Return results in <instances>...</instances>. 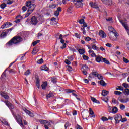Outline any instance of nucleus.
Listing matches in <instances>:
<instances>
[{
  "mask_svg": "<svg viewBox=\"0 0 129 129\" xmlns=\"http://www.w3.org/2000/svg\"><path fill=\"white\" fill-rule=\"evenodd\" d=\"M23 41L22 37L19 36H16L13 37L9 41L6 43V46H13V45H19L21 44V42Z\"/></svg>",
  "mask_w": 129,
  "mask_h": 129,
  "instance_id": "obj_1",
  "label": "nucleus"
},
{
  "mask_svg": "<svg viewBox=\"0 0 129 129\" xmlns=\"http://www.w3.org/2000/svg\"><path fill=\"white\" fill-rule=\"evenodd\" d=\"M13 28H11L6 30H4L3 32L1 33L0 37L4 39L5 37H7L8 34H11V31H13Z\"/></svg>",
  "mask_w": 129,
  "mask_h": 129,
  "instance_id": "obj_2",
  "label": "nucleus"
},
{
  "mask_svg": "<svg viewBox=\"0 0 129 129\" xmlns=\"http://www.w3.org/2000/svg\"><path fill=\"white\" fill-rule=\"evenodd\" d=\"M114 119L115 120V124H117L121 121L122 119V116L120 114H116L114 116Z\"/></svg>",
  "mask_w": 129,
  "mask_h": 129,
  "instance_id": "obj_3",
  "label": "nucleus"
},
{
  "mask_svg": "<svg viewBox=\"0 0 129 129\" xmlns=\"http://www.w3.org/2000/svg\"><path fill=\"white\" fill-rule=\"evenodd\" d=\"M66 92H67V93H72V95L73 96H75V97L76 98V99H77V100L78 101H81V100L80 99V98L77 97V95L73 92H75V90H71V89H67L66 90H64Z\"/></svg>",
  "mask_w": 129,
  "mask_h": 129,
  "instance_id": "obj_4",
  "label": "nucleus"
},
{
  "mask_svg": "<svg viewBox=\"0 0 129 129\" xmlns=\"http://www.w3.org/2000/svg\"><path fill=\"white\" fill-rule=\"evenodd\" d=\"M119 22L120 24H121L122 26H123V27L124 28L125 30H126L127 33L129 35V27L127 23L123 21V20H120Z\"/></svg>",
  "mask_w": 129,
  "mask_h": 129,
  "instance_id": "obj_5",
  "label": "nucleus"
},
{
  "mask_svg": "<svg viewBox=\"0 0 129 129\" xmlns=\"http://www.w3.org/2000/svg\"><path fill=\"white\" fill-rule=\"evenodd\" d=\"M1 101H2V102H4L9 109H14L15 108V106H14V105L11 103L9 101H4L3 99H1Z\"/></svg>",
  "mask_w": 129,
  "mask_h": 129,
  "instance_id": "obj_6",
  "label": "nucleus"
},
{
  "mask_svg": "<svg viewBox=\"0 0 129 129\" xmlns=\"http://www.w3.org/2000/svg\"><path fill=\"white\" fill-rule=\"evenodd\" d=\"M31 24H32V25H34V26L38 25V19L36 16H32L31 17Z\"/></svg>",
  "mask_w": 129,
  "mask_h": 129,
  "instance_id": "obj_7",
  "label": "nucleus"
},
{
  "mask_svg": "<svg viewBox=\"0 0 129 129\" xmlns=\"http://www.w3.org/2000/svg\"><path fill=\"white\" fill-rule=\"evenodd\" d=\"M11 26H13V23L9 22H7L2 25L1 28L2 29H6L7 28H10Z\"/></svg>",
  "mask_w": 129,
  "mask_h": 129,
  "instance_id": "obj_8",
  "label": "nucleus"
},
{
  "mask_svg": "<svg viewBox=\"0 0 129 129\" xmlns=\"http://www.w3.org/2000/svg\"><path fill=\"white\" fill-rule=\"evenodd\" d=\"M83 0H77V2L75 3L74 5L76 8H81L83 6V4H82V1Z\"/></svg>",
  "mask_w": 129,
  "mask_h": 129,
  "instance_id": "obj_9",
  "label": "nucleus"
},
{
  "mask_svg": "<svg viewBox=\"0 0 129 129\" xmlns=\"http://www.w3.org/2000/svg\"><path fill=\"white\" fill-rule=\"evenodd\" d=\"M97 74H98V73L96 71L92 72L91 74L89 75V77H88L89 80H90L91 78H93L92 76H95V77H97Z\"/></svg>",
  "mask_w": 129,
  "mask_h": 129,
  "instance_id": "obj_10",
  "label": "nucleus"
},
{
  "mask_svg": "<svg viewBox=\"0 0 129 129\" xmlns=\"http://www.w3.org/2000/svg\"><path fill=\"white\" fill-rule=\"evenodd\" d=\"M23 110L27 114H28L30 117H34V113L25 108H23Z\"/></svg>",
  "mask_w": 129,
  "mask_h": 129,
  "instance_id": "obj_11",
  "label": "nucleus"
},
{
  "mask_svg": "<svg viewBox=\"0 0 129 129\" xmlns=\"http://www.w3.org/2000/svg\"><path fill=\"white\" fill-rule=\"evenodd\" d=\"M112 35H113L115 37V39H116V38H117V32H116V31H113L111 32H110L109 33V37L111 39H112Z\"/></svg>",
  "mask_w": 129,
  "mask_h": 129,
  "instance_id": "obj_12",
  "label": "nucleus"
},
{
  "mask_svg": "<svg viewBox=\"0 0 129 129\" xmlns=\"http://www.w3.org/2000/svg\"><path fill=\"white\" fill-rule=\"evenodd\" d=\"M36 8V5L32 4L28 9V12L33 13Z\"/></svg>",
  "mask_w": 129,
  "mask_h": 129,
  "instance_id": "obj_13",
  "label": "nucleus"
},
{
  "mask_svg": "<svg viewBox=\"0 0 129 129\" xmlns=\"http://www.w3.org/2000/svg\"><path fill=\"white\" fill-rule=\"evenodd\" d=\"M89 5L91 8H93L94 9H96L97 10H98L99 7H98V5L95 3H94L93 2H90L89 3Z\"/></svg>",
  "mask_w": 129,
  "mask_h": 129,
  "instance_id": "obj_14",
  "label": "nucleus"
},
{
  "mask_svg": "<svg viewBox=\"0 0 129 129\" xmlns=\"http://www.w3.org/2000/svg\"><path fill=\"white\" fill-rule=\"evenodd\" d=\"M39 122L41 123V124H43V125H45V124H47V125H49L50 124V122H49L48 120H43V119H39L38 120Z\"/></svg>",
  "mask_w": 129,
  "mask_h": 129,
  "instance_id": "obj_15",
  "label": "nucleus"
},
{
  "mask_svg": "<svg viewBox=\"0 0 129 129\" xmlns=\"http://www.w3.org/2000/svg\"><path fill=\"white\" fill-rule=\"evenodd\" d=\"M99 35L100 37H101V38H102V39H104V38L106 37V34L105 33V32H104V31L101 30H100V31L99 32Z\"/></svg>",
  "mask_w": 129,
  "mask_h": 129,
  "instance_id": "obj_16",
  "label": "nucleus"
},
{
  "mask_svg": "<svg viewBox=\"0 0 129 129\" xmlns=\"http://www.w3.org/2000/svg\"><path fill=\"white\" fill-rule=\"evenodd\" d=\"M101 1L107 6H111V5H112V1L111 0H101Z\"/></svg>",
  "mask_w": 129,
  "mask_h": 129,
  "instance_id": "obj_17",
  "label": "nucleus"
},
{
  "mask_svg": "<svg viewBox=\"0 0 129 129\" xmlns=\"http://www.w3.org/2000/svg\"><path fill=\"white\" fill-rule=\"evenodd\" d=\"M35 81L36 83V86L38 88H40V78L38 76L35 77Z\"/></svg>",
  "mask_w": 129,
  "mask_h": 129,
  "instance_id": "obj_18",
  "label": "nucleus"
},
{
  "mask_svg": "<svg viewBox=\"0 0 129 129\" xmlns=\"http://www.w3.org/2000/svg\"><path fill=\"white\" fill-rule=\"evenodd\" d=\"M0 95H1V96L2 97L5 98V99H10V97L9 96V95H8L7 94L4 93L2 92L0 93Z\"/></svg>",
  "mask_w": 129,
  "mask_h": 129,
  "instance_id": "obj_19",
  "label": "nucleus"
},
{
  "mask_svg": "<svg viewBox=\"0 0 129 129\" xmlns=\"http://www.w3.org/2000/svg\"><path fill=\"white\" fill-rule=\"evenodd\" d=\"M103 58V57L102 56H97V57H96V61L98 63L102 62Z\"/></svg>",
  "mask_w": 129,
  "mask_h": 129,
  "instance_id": "obj_20",
  "label": "nucleus"
},
{
  "mask_svg": "<svg viewBox=\"0 0 129 129\" xmlns=\"http://www.w3.org/2000/svg\"><path fill=\"white\" fill-rule=\"evenodd\" d=\"M119 101L122 103H127L129 101V98H127L126 99H121L119 100Z\"/></svg>",
  "mask_w": 129,
  "mask_h": 129,
  "instance_id": "obj_21",
  "label": "nucleus"
},
{
  "mask_svg": "<svg viewBox=\"0 0 129 129\" xmlns=\"http://www.w3.org/2000/svg\"><path fill=\"white\" fill-rule=\"evenodd\" d=\"M41 70L42 71H48L49 68L48 67H47V66L46 64H44V65L41 66Z\"/></svg>",
  "mask_w": 129,
  "mask_h": 129,
  "instance_id": "obj_22",
  "label": "nucleus"
},
{
  "mask_svg": "<svg viewBox=\"0 0 129 129\" xmlns=\"http://www.w3.org/2000/svg\"><path fill=\"white\" fill-rule=\"evenodd\" d=\"M47 86H48V82H45L43 83V84H42V85H41V87H42V89H43V90L46 89V87H47Z\"/></svg>",
  "mask_w": 129,
  "mask_h": 129,
  "instance_id": "obj_23",
  "label": "nucleus"
},
{
  "mask_svg": "<svg viewBox=\"0 0 129 129\" xmlns=\"http://www.w3.org/2000/svg\"><path fill=\"white\" fill-rule=\"evenodd\" d=\"M118 111V109L116 107H112L111 113H117Z\"/></svg>",
  "mask_w": 129,
  "mask_h": 129,
  "instance_id": "obj_24",
  "label": "nucleus"
},
{
  "mask_svg": "<svg viewBox=\"0 0 129 129\" xmlns=\"http://www.w3.org/2000/svg\"><path fill=\"white\" fill-rule=\"evenodd\" d=\"M109 92L108 91H107L106 90H103L102 91V95L103 96H106L107 94H108Z\"/></svg>",
  "mask_w": 129,
  "mask_h": 129,
  "instance_id": "obj_25",
  "label": "nucleus"
},
{
  "mask_svg": "<svg viewBox=\"0 0 129 129\" xmlns=\"http://www.w3.org/2000/svg\"><path fill=\"white\" fill-rule=\"evenodd\" d=\"M4 1H5L7 5H12L13 3H15V2H16V0H4Z\"/></svg>",
  "mask_w": 129,
  "mask_h": 129,
  "instance_id": "obj_26",
  "label": "nucleus"
},
{
  "mask_svg": "<svg viewBox=\"0 0 129 129\" xmlns=\"http://www.w3.org/2000/svg\"><path fill=\"white\" fill-rule=\"evenodd\" d=\"M58 39L59 40H60V43H61V44H64L65 43V40L63 39V35L60 34Z\"/></svg>",
  "mask_w": 129,
  "mask_h": 129,
  "instance_id": "obj_27",
  "label": "nucleus"
},
{
  "mask_svg": "<svg viewBox=\"0 0 129 129\" xmlns=\"http://www.w3.org/2000/svg\"><path fill=\"white\" fill-rule=\"evenodd\" d=\"M91 100H92V101H93V102H95V103H98V104L100 103L99 101L97 100L95 98L93 97H91Z\"/></svg>",
  "mask_w": 129,
  "mask_h": 129,
  "instance_id": "obj_28",
  "label": "nucleus"
},
{
  "mask_svg": "<svg viewBox=\"0 0 129 129\" xmlns=\"http://www.w3.org/2000/svg\"><path fill=\"white\" fill-rule=\"evenodd\" d=\"M78 52H79L80 55H83L85 53V50L83 49H79Z\"/></svg>",
  "mask_w": 129,
  "mask_h": 129,
  "instance_id": "obj_29",
  "label": "nucleus"
},
{
  "mask_svg": "<svg viewBox=\"0 0 129 129\" xmlns=\"http://www.w3.org/2000/svg\"><path fill=\"white\" fill-rule=\"evenodd\" d=\"M102 62L105 63V64H107V65H109L110 64V62H109V61L107 60L105 58H103Z\"/></svg>",
  "mask_w": 129,
  "mask_h": 129,
  "instance_id": "obj_30",
  "label": "nucleus"
},
{
  "mask_svg": "<svg viewBox=\"0 0 129 129\" xmlns=\"http://www.w3.org/2000/svg\"><path fill=\"white\" fill-rule=\"evenodd\" d=\"M99 83L102 86H105L106 85V83L103 81V80H101L99 81Z\"/></svg>",
  "mask_w": 129,
  "mask_h": 129,
  "instance_id": "obj_31",
  "label": "nucleus"
},
{
  "mask_svg": "<svg viewBox=\"0 0 129 129\" xmlns=\"http://www.w3.org/2000/svg\"><path fill=\"white\" fill-rule=\"evenodd\" d=\"M39 51V49H38V48H37V47H35L33 49V51H32V54H33L34 55H36L37 54V52Z\"/></svg>",
  "mask_w": 129,
  "mask_h": 129,
  "instance_id": "obj_32",
  "label": "nucleus"
},
{
  "mask_svg": "<svg viewBox=\"0 0 129 129\" xmlns=\"http://www.w3.org/2000/svg\"><path fill=\"white\" fill-rule=\"evenodd\" d=\"M92 49H93V50H95L96 51H98L99 50V48L96 47V45L95 44L92 45Z\"/></svg>",
  "mask_w": 129,
  "mask_h": 129,
  "instance_id": "obj_33",
  "label": "nucleus"
},
{
  "mask_svg": "<svg viewBox=\"0 0 129 129\" xmlns=\"http://www.w3.org/2000/svg\"><path fill=\"white\" fill-rule=\"evenodd\" d=\"M17 122H18L19 124H20V126H23L24 124H23V121L21 119H17Z\"/></svg>",
  "mask_w": 129,
  "mask_h": 129,
  "instance_id": "obj_34",
  "label": "nucleus"
},
{
  "mask_svg": "<svg viewBox=\"0 0 129 129\" xmlns=\"http://www.w3.org/2000/svg\"><path fill=\"white\" fill-rule=\"evenodd\" d=\"M123 93H124L125 95H129V89L128 88L125 89L124 91H123Z\"/></svg>",
  "mask_w": 129,
  "mask_h": 129,
  "instance_id": "obj_35",
  "label": "nucleus"
},
{
  "mask_svg": "<svg viewBox=\"0 0 129 129\" xmlns=\"http://www.w3.org/2000/svg\"><path fill=\"white\" fill-rule=\"evenodd\" d=\"M97 77L99 80H103V76L99 74H97Z\"/></svg>",
  "mask_w": 129,
  "mask_h": 129,
  "instance_id": "obj_36",
  "label": "nucleus"
},
{
  "mask_svg": "<svg viewBox=\"0 0 129 129\" xmlns=\"http://www.w3.org/2000/svg\"><path fill=\"white\" fill-rule=\"evenodd\" d=\"M51 82H52V83H56L57 78H56L55 77H52L51 78Z\"/></svg>",
  "mask_w": 129,
  "mask_h": 129,
  "instance_id": "obj_37",
  "label": "nucleus"
},
{
  "mask_svg": "<svg viewBox=\"0 0 129 129\" xmlns=\"http://www.w3.org/2000/svg\"><path fill=\"white\" fill-rule=\"evenodd\" d=\"M8 70V69H6L5 71L2 73L1 78H6V71Z\"/></svg>",
  "mask_w": 129,
  "mask_h": 129,
  "instance_id": "obj_38",
  "label": "nucleus"
},
{
  "mask_svg": "<svg viewBox=\"0 0 129 129\" xmlns=\"http://www.w3.org/2000/svg\"><path fill=\"white\" fill-rule=\"evenodd\" d=\"M21 57V58H20ZM25 57H26V53L24 54H21L19 56V58H20L21 61H22V60H24L25 59Z\"/></svg>",
  "mask_w": 129,
  "mask_h": 129,
  "instance_id": "obj_39",
  "label": "nucleus"
},
{
  "mask_svg": "<svg viewBox=\"0 0 129 129\" xmlns=\"http://www.w3.org/2000/svg\"><path fill=\"white\" fill-rule=\"evenodd\" d=\"M32 4V2H31V1H28L26 3V6L29 7Z\"/></svg>",
  "mask_w": 129,
  "mask_h": 129,
  "instance_id": "obj_40",
  "label": "nucleus"
},
{
  "mask_svg": "<svg viewBox=\"0 0 129 129\" xmlns=\"http://www.w3.org/2000/svg\"><path fill=\"white\" fill-rule=\"evenodd\" d=\"M108 30L110 31V33H111L113 31H114V28L112 26H108Z\"/></svg>",
  "mask_w": 129,
  "mask_h": 129,
  "instance_id": "obj_41",
  "label": "nucleus"
},
{
  "mask_svg": "<svg viewBox=\"0 0 129 129\" xmlns=\"http://www.w3.org/2000/svg\"><path fill=\"white\" fill-rule=\"evenodd\" d=\"M37 64H43L44 63V60H43V58H41L38 61H37Z\"/></svg>",
  "mask_w": 129,
  "mask_h": 129,
  "instance_id": "obj_42",
  "label": "nucleus"
},
{
  "mask_svg": "<svg viewBox=\"0 0 129 129\" xmlns=\"http://www.w3.org/2000/svg\"><path fill=\"white\" fill-rule=\"evenodd\" d=\"M114 94H115V95H121V94H122V93L120 91H115Z\"/></svg>",
  "mask_w": 129,
  "mask_h": 129,
  "instance_id": "obj_43",
  "label": "nucleus"
},
{
  "mask_svg": "<svg viewBox=\"0 0 129 129\" xmlns=\"http://www.w3.org/2000/svg\"><path fill=\"white\" fill-rule=\"evenodd\" d=\"M7 7V4L6 3H3L0 5V8L1 9H5Z\"/></svg>",
  "mask_w": 129,
  "mask_h": 129,
  "instance_id": "obj_44",
  "label": "nucleus"
},
{
  "mask_svg": "<svg viewBox=\"0 0 129 129\" xmlns=\"http://www.w3.org/2000/svg\"><path fill=\"white\" fill-rule=\"evenodd\" d=\"M116 90H120V91H122V90H123V87L121 86H118V88H116Z\"/></svg>",
  "mask_w": 129,
  "mask_h": 129,
  "instance_id": "obj_45",
  "label": "nucleus"
},
{
  "mask_svg": "<svg viewBox=\"0 0 129 129\" xmlns=\"http://www.w3.org/2000/svg\"><path fill=\"white\" fill-rule=\"evenodd\" d=\"M112 102L113 103H114L115 104H118L119 102L118 101H116V99L113 98L112 100Z\"/></svg>",
  "mask_w": 129,
  "mask_h": 129,
  "instance_id": "obj_46",
  "label": "nucleus"
},
{
  "mask_svg": "<svg viewBox=\"0 0 129 129\" xmlns=\"http://www.w3.org/2000/svg\"><path fill=\"white\" fill-rule=\"evenodd\" d=\"M83 59L85 60V61H87L88 59H89V57L85 55H83Z\"/></svg>",
  "mask_w": 129,
  "mask_h": 129,
  "instance_id": "obj_47",
  "label": "nucleus"
},
{
  "mask_svg": "<svg viewBox=\"0 0 129 129\" xmlns=\"http://www.w3.org/2000/svg\"><path fill=\"white\" fill-rule=\"evenodd\" d=\"M67 67H68V71H69V72H71L72 70H73L72 67L70 66H67Z\"/></svg>",
  "mask_w": 129,
  "mask_h": 129,
  "instance_id": "obj_48",
  "label": "nucleus"
},
{
  "mask_svg": "<svg viewBox=\"0 0 129 129\" xmlns=\"http://www.w3.org/2000/svg\"><path fill=\"white\" fill-rule=\"evenodd\" d=\"M2 123H3V124H5V125H7L9 126V123H8V122H7V121L6 120H2L1 121Z\"/></svg>",
  "mask_w": 129,
  "mask_h": 129,
  "instance_id": "obj_49",
  "label": "nucleus"
},
{
  "mask_svg": "<svg viewBox=\"0 0 129 129\" xmlns=\"http://www.w3.org/2000/svg\"><path fill=\"white\" fill-rule=\"evenodd\" d=\"M24 74L27 76H28V75H30V74H31V71L30 70H27Z\"/></svg>",
  "mask_w": 129,
  "mask_h": 129,
  "instance_id": "obj_50",
  "label": "nucleus"
},
{
  "mask_svg": "<svg viewBox=\"0 0 129 129\" xmlns=\"http://www.w3.org/2000/svg\"><path fill=\"white\" fill-rule=\"evenodd\" d=\"M31 14L32 12L27 11V13L25 14L24 18H28V17H29V16H30V15H31Z\"/></svg>",
  "mask_w": 129,
  "mask_h": 129,
  "instance_id": "obj_51",
  "label": "nucleus"
},
{
  "mask_svg": "<svg viewBox=\"0 0 129 129\" xmlns=\"http://www.w3.org/2000/svg\"><path fill=\"white\" fill-rule=\"evenodd\" d=\"M75 36L77 38V39H80V37H81L80 34H78L77 33H75Z\"/></svg>",
  "mask_w": 129,
  "mask_h": 129,
  "instance_id": "obj_52",
  "label": "nucleus"
},
{
  "mask_svg": "<svg viewBox=\"0 0 129 129\" xmlns=\"http://www.w3.org/2000/svg\"><path fill=\"white\" fill-rule=\"evenodd\" d=\"M102 121H107L108 120V118H107V117H102V118H101Z\"/></svg>",
  "mask_w": 129,
  "mask_h": 129,
  "instance_id": "obj_53",
  "label": "nucleus"
},
{
  "mask_svg": "<svg viewBox=\"0 0 129 129\" xmlns=\"http://www.w3.org/2000/svg\"><path fill=\"white\" fill-rule=\"evenodd\" d=\"M125 108V106H124V105L123 104L120 105V109H121V110H123V109H124Z\"/></svg>",
  "mask_w": 129,
  "mask_h": 129,
  "instance_id": "obj_54",
  "label": "nucleus"
},
{
  "mask_svg": "<svg viewBox=\"0 0 129 129\" xmlns=\"http://www.w3.org/2000/svg\"><path fill=\"white\" fill-rule=\"evenodd\" d=\"M40 40L35 41L32 43V45L33 46H36V45H37V44H38V43H40Z\"/></svg>",
  "mask_w": 129,
  "mask_h": 129,
  "instance_id": "obj_55",
  "label": "nucleus"
},
{
  "mask_svg": "<svg viewBox=\"0 0 129 129\" xmlns=\"http://www.w3.org/2000/svg\"><path fill=\"white\" fill-rule=\"evenodd\" d=\"M89 114L91 115H93V114H94V112L91 108H89Z\"/></svg>",
  "mask_w": 129,
  "mask_h": 129,
  "instance_id": "obj_56",
  "label": "nucleus"
},
{
  "mask_svg": "<svg viewBox=\"0 0 129 129\" xmlns=\"http://www.w3.org/2000/svg\"><path fill=\"white\" fill-rule=\"evenodd\" d=\"M64 62L67 65H70V64H71V62L68 59H65Z\"/></svg>",
  "mask_w": 129,
  "mask_h": 129,
  "instance_id": "obj_57",
  "label": "nucleus"
},
{
  "mask_svg": "<svg viewBox=\"0 0 129 129\" xmlns=\"http://www.w3.org/2000/svg\"><path fill=\"white\" fill-rule=\"evenodd\" d=\"M123 61L124 63H126V64H127V63L129 62L128 59L125 58V57H123Z\"/></svg>",
  "mask_w": 129,
  "mask_h": 129,
  "instance_id": "obj_58",
  "label": "nucleus"
},
{
  "mask_svg": "<svg viewBox=\"0 0 129 129\" xmlns=\"http://www.w3.org/2000/svg\"><path fill=\"white\" fill-rule=\"evenodd\" d=\"M51 125V123L49 122V124H47V123L44 125V127L45 129H49V126Z\"/></svg>",
  "mask_w": 129,
  "mask_h": 129,
  "instance_id": "obj_59",
  "label": "nucleus"
},
{
  "mask_svg": "<svg viewBox=\"0 0 129 129\" xmlns=\"http://www.w3.org/2000/svg\"><path fill=\"white\" fill-rule=\"evenodd\" d=\"M85 41H86V42H89V41H90L91 40V38H90L89 36H87L85 37Z\"/></svg>",
  "mask_w": 129,
  "mask_h": 129,
  "instance_id": "obj_60",
  "label": "nucleus"
},
{
  "mask_svg": "<svg viewBox=\"0 0 129 129\" xmlns=\"http://www.w3.org/2000/svg\"><path fill=\"white\" fill-rule=\"evenodd\" d=\"M122 86H123V87H124L126 89L128 87V85L126 84V83H123Z\"/></svg>",
  "mask_w": 129,
  "mask_h": 129,
  "instance_id": "obj_61",
  "label": "nucleus"
},
{
  "mask_svg": "<svg viewBox=\"0 0 129 129\" xmlns=\"http://www.w3.org/2000/svg\"><path fill=\"white\" fill-rule=\"evenodd\" d=\"M60 15V12L58 11H55L54 12V16H56V17H58V16Z\"/></svg>",
  "mask_w": 129,
  "mask_h": 129,
  "instance_id": "obj_62",
  "label": "nucleus"
},
{
  "mask_svg": "<svg viewBox=\"0 0 129 129\" xmlns=\"http://www.w3.org/2000/svg\"><path fill=\"white\" fill-rule=\"evenodd\" d=\"M85 22L84 19H80V20L79 21V24H82L83 23H84Z\"/></svg>",
  "mask_w": 129,
  "mask_h": 129,
  "instance_id": "obj_63",
  "label": "nucleus"
},
{
  "mask_svg": "<svg viewBox=\"0 0 129 129\" xmlns=\"http://www.w3.org/2000/svg\"><path fill=\"white\" fill-rule=\"evenodd\" d=\"M53 96L52 93H49L46 96V98L49 99Z\"/></svg>",
  "mask_w": 129,
  "mask_h": 129,
  "instance_id": "obj_64",
  "label": "nucleus"
}]
</instances>
